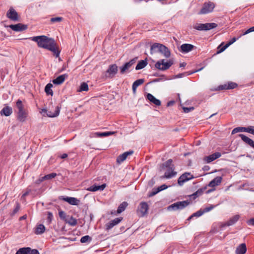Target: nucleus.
Returning <instances> with one entry per match:
<instances>
[{"label": "nucleus", "mask_w": 254, "mask_h": 254, "mask_svg": "<svg viewBox=\"0 0 254 254\" xmlns=\"http://www.w3.org/2000/svg\"><path fill=\"white\" fill-rule=\"evenodd\" d=\"M160 50L159 52L161 53L163 56L166 58H168L171 56V52L169 49L165 45H163L162 46H160Z\"/></svg>", "instance_id": "28"}, {"label": "nucleus", "mask_w": 254, "mask_h": 254, "mask_svg": "<svg viewBox=\"0 0 254 254\" xmlns=\"http://www.w3.org/2000/svg\"><path fill=\"white\" fill-rule=\"evenodd\" d=\"M30 191V190H29L26 191L25 192H24V193L22 194V195L21 196V199H24L25 197L26 196H27V195L29 193Z\"/></svg>", "instance_id": "59"}, {"label": "nucleus", "mask_w": 254, "mask_h": 254, "mask_svg": "<svg viewBox=\"0 0 254 254\" xmlns=\"http://www.w3.org/2000/svg\"><path fill=\"white\" fill-rule=\"evenodd\" d=\"M222 180V178L221 177L217 176L209 182L208 186L210 187L217 186L221 184Z\"/></svg>", "instance_id": "26"}, {"label": "nucleus", "mask_w": 254, "mask_h": 254, "mask_svg": "<svg viewBox=\"0 0 254 254\" xmlns=\"http://www.w3.org/2000/svg\"><path fill=\"white\" fill-rule=\"evenodd\" d=\"M210 169V167L208 166H204L203 168L204 171H208Z\"/></svg>", "instance_id": "64"}, {"label": "nucleus", "mask_w": 254, "mask_h": 254, "mask_svg": "<svg viewBox=\"0 0 254 254\" xmlns=\"http://www.w3.org/2000/svg\"><path fill=\"white\" fill-rule=\"evenodd\" d=\"M247 224L249 225L254 226V218H251V219H249V220H248L247 221Z\"/></svg>", "instance_id": "58"}, {"label": "nucleus", "mask_w": 254, "mask_h": 254, "mask_svg": "<svg viewBox=\"0 0 254 254\" xmlns=\"http://www.w3.org/2000/svg\"><path fill=\"white\" fill-rule=\"evenodd\" d=\"M32 250L30 247L21 248L16 252L15 254H30V253H31Z\"/></svg>", "instance_id": "32"}, {"label": "nucleus", "mask_w": 254, "mask_h": 254, "mask_svg": "<svg viewBox=\"0 0 254 254\" xmlns=\"http://www.w3.org/2000/svg\"><path fill=\"white\" fill-rule=\"evenodd\" d=\"M30 254H40V253L37 249H33L31 253H30Z\"/></svg>", "instance_id": "61"}, {"label": "nucleus", "mask_w": 254, "mask_h": 254, "mask_svg": "<svg viewBox=\"0 0 254 254\" xmlns=\"http://www.w3.org/2000/svg\"><path fill=\"white\" fill-rule=\"evenodd\" d=\"M12 30L17 32L22 31L26 30L27 28V25H25L22 23H18L16 24H11L8 26Z\"/></svg>", "instance_id": "15"}, {"label": "nucleus", "mask_w": 254, "mask_h": 254, "mask_svg": "<svg viewBox=\"0 0 254 254\" xmlns=\"http://www.w3.org/2000/svg\"><path fill=\"white\" fill-rule=\"evenodd\" d=\"M217 24L215 23H207L204 24H197L193 28L198 31H206L216 28Z\"/></svg>", "instance_id": "6"}, {"label": "nucleus", "mask_w": 254, "mask_h": 254, "mask_svg": "<svg viewBox=\"0 0 254 254\" xmlns=\"http://www.w3.org/2000/svg\"><path fill=\"white\" fill-rule=\"evenodd\" d=\"M144 80L143 79H139L135 80L132 84V89L133 93L136 92V88L138 86L143 83Z\"/></svg>", "instance_id": "33"}, {"label": "nucleus", "mask_w": 254, "mask_h": 254, "mask_svg": "<svg viewBox=\"0 0 254 254\" xmlns=\"http://www.w3.org/2000/svg\"><path fill=\"white\" fill-rule=\"evenodd\" d=\"M133 153L132 150H129L120 155L117 158V162L119 164L121 163L126 159L128 155H132Z\"/></svg>", "instance_id": "20"}, {"label": "nucleus", "mask_w": 254, "mask_h": 254, "mask_svg": "<svg viewBox=\"0 0 254 254\" xmlns=\"http://www.w3.org/2000/svg\"><path fill=\"white\" fill-rule=\"evenodd\" d=\"M193 178L194 177L190 173H185L178 178V184L179 186H182L185 182Z\"/></svg>", "instance_id": "9"}, {"label": "nucleus", "mask_w": 254, "mask_h": 254, "mask_svg": "<svg viewBox=\"0 0 254 254\" xmlns=\"http://www.w3.org/2000/svg\"><path fill=\"white\" fill-rule=\"evenodd\" d=\"M60 112V108L59 106H57L55 108L54 112H53L51 111H48L46 109H42L41 113H46L47 117L54 118L57 117L59 115Z\"/></svg>", "instance_id": "12"}, {"label": "nucleus", "mask_w": 254, "mask_h": 254, "mask_svg": "<svg viewBox=\"0 0 254 254\" xmlns=\"http://www.w3.org/2000/svg\"><path fill=\"white\" fill-rule=\"evenodd\" d=\"M223 43H221L218 47V51L217 52V54L222 53L223 52L225 49H226L228 46L227 44H226L224 46H223Z\"/></svg>", "instance_id": "44"}, {"label": "nucleus", "mask_w": 254, "mask_h": 254, "mask_svg": "<svg viewBox=\"0 0 254 254\" xmlns=\"http://www.w3.org/2000/svg\"><path fill=\"white\" fill-rule=\"evenodd\" d=\"M190 201L188 200L178 201L169 206L168 207V209L169 210H182L190 204Z\"/></svg>", "instance_id": "5"}, {"label": "nucleus", "mask_w": 254, "mask_h": 254, "mask_svg": "<svg viewBox=\"0 0 254 254\" xmlns=\"http://www.w3.org/2000/svg\"><path fill=\"white\" fill-rule=\"evenodd\" d=\"M239 136L241 138L244 142L254 148V141L252 139L243 134H239Z\"/></svg>", "instance_id": "23"}, {"label": "nucleus", "mask_w": 254, "mask_h": 254, "mask_svg": "<svg viewBox=\"0 0 254 254\" xmlns=\"http://www.w3.org/2000/svg\"><path fill=\"white\" fill-rule=\"evenodd\" d=\"M12 113V109L9 106L4 107L0 112L1 116H9Z\"/></svg>", "instance_id": "30"}, {"label": "nucleus", "mask_w": 254, "mask_h": 254, "mask_svg": "<svg viewBox=\"0 0 254 254\" xmlns=\"http://www.w3.org/2000/svg\"><path fill=\"white\" fill-rule=\"evenodd\" d=\"M167 188H168V186H166V185L164 184V185H162L160 186V187H158L157 189L158 190H159V192H160L163 190L166 189Z\"/></svg>", "instance_id": "54"}, {"label": "nucleus", "mask_w": 254, "mask_h": 254, "mask_svg": "<svg viewBox=\"0 0 254 254\" xmlns=\"http://www.w3.org/2000/svg\"><path fill=\"white\" fill-rule=\"evenodd\" d=\"M240 217V216L239 215H236L234 216L233 217L230 218L228 221L223 223L221 226V227L230 226L235 224L239 220Z\"/></svg>", "instance_id": "17"}, {"label": "nucleus", "mask_w": 254, "mask_h": 254, "mask_svg": "<svg viewBox=\"0 0 254 254\" xmlns=\"http://www.w3.org/2000/svg\"><path fill=\"white\" fill-rule=\"evenodd\" d=\"M219 89L220 90H226L228 89L227 84H225L219 86Z\"/></svg>", "instance_id": "56"}, {"label": "nucleus", "mask_w": 254, "mask_h": 254, "mask_svg": "<svg viewBox=\"0 0 254 254\" xmlns=\"http://www.w3.org/2000/svg\"><path fill=\"white\" fill-rule=\"evenodd\" d=\"M247 132L254 135V126H249L248 127H237L234 128L232 131V134H235L239 132Z\"/></svg>", "instance_id": "10"}, {"label": "nucleus", "mask_w": 254, "mask_h": 254, "mask_svg": "<svg viewBox=\"0 0 254 254\" xmlns=\"http://www.w3.org/2000/svg\"><path fill=\"white\" fill-rule=\"evenodd\" d=\"M221 156V154L220 152H215L212 154H211L209 156H206L204 158L203 160L206 163H209L215 159L220 157Z\"/></svg>", "instance_id": "18"}, {"label": "nucleus", "mask_w": 254, "mask_h": 254, "mask_svg": "<svg viewBox=\"0 0 254 254\" xmlns=\"http://www.w3.org/2000/svg\"><path fill=\"white\" fill-rule=\"evenodd\" d=\"M45 231V227L43 224H39L37 225L35 230V234L36 235H41L43 234Z\"/></svg>", "instance_id": "34"}, {"label": "nucleus", "mask_w": 254, "mask_h": 254, "mask_svg": "<svg viewBox=\"0 0 254 254\" xmlns=\"http://www.w3.org/2000/svg\"><path fill=\"white\" fill-rule=\"evenodd\" d=\"M163 44H159V43H154L151 46L150 48V53L153 54V53L156 52L157 50L158 52H159L160 50V46H162Z\"/></svg>", "instance_id": "36"}, {"label": "nucleus", "mask_w": 254, "mask_h": 254, "mask_svg": "<svg viewBox=\"0 0 254 254\" xmlns=\"http://www.w3.org/2000/svg\"><path fill=\"white\" fill-rule=\"evenodd\" d=\"M47 215H48L47 220H48L49 223H50L53 219V214L52 212L49 211L47 212Z\"/></svg>", "instance_id": "51"}, {"label": "nucleus", "mask_w": 254, "mask_h": 254, "mask_svg": "<svg viewBox=\"0 0 254 254\" xmlns=\"http://www.w3.org/2000/svg\"><path fill=\"white\" fill-rule=\"evenodd\" d=\"M118 66L116 64H111L109 66L108 69L106 70L105 76L106 78H112L115 77L118 72Z\"/></svg>", "instance_id": "8"}, {"label": "nucleus", "mask_w": 254, "mask_h": 254, "mask_svg": "<svg viewBox=\"0 0 254 254\" xmlns=\"http://www.w3.org/2000/svg\"><path fill=\"white\" fill-rule=\"evenodd\" d=\"M137 58H134L130 60L128 62L125 63L123 66L120 67V73H125L136 63Z\"/></svg>", "instance_id": "11"}, {"label": "nucleus", "mask_w": 254, "mask_h": 254, "mask_svg": "<svg viewBox=\"0 0 254 254\" xmlns=\"http://www.w3.org/2000/svg\"><path fill=\"white\" fill-rule=\"evenodd\" d=\"M29 39L37 42L39 47L48 50L53 52L56 58L59 57L60 51L58 50L57 43L53 38L42 35L31 37Z\"/></svg>", "instance_id": "1"}, {"label": "nucleus", "mask_w": 254, "mask_h": 254, "mask_svg": "<svg viewBox=\"0 0 254 254\" xmlns=\"http://www.w3.org/2000/svg\"><path fill=\"white\" fill-rule=\"evenodd\" d=\"M52 87L53 84L51 83H48L45 86V91L47 95L51 96L53 95V91L51 89Z\"/></svg>", "instance_id": "40"}, {"label": "nucleus", "mask_w": 254, "mask_h": 254, "mask_svg": "<svg viewBox=\"0 0 254 254\" xmlns=\"http://www.w3.org/2000/svg\"><path fill=\"white\" fill-rule=\"evenodd\" d=\"M174 101H170L167 103V106H172L174 104Z\"/></svg>", "instance_id": "63"}, {"label": "nucleus", "mask_w": 254, "mask_h": 254, "mask_svg": "<svg viewBox=\"0 0 254 254\" xmlns=\"http://www.w3.org/2000/svg\"><path fill=\"white\" fill-rule=\"evenodd\" d=\"M148 210V205L145 202H141L138 207V213L141 217H143L147 214Z\"/></svg>", "instance_id": "13"}, {"label": "nucleus", "mask_w": 254, "mask_h": 254, "mask_svg": "<svg viewBox=\"0 0 254 254\" xmlns=\"http://www.w3.org/2000/svg\"><path fill=\"white\" fill-rule=\"evenodd\" d=\"M128 205V203L126 201H124L120 204L117 211H114L111 212L112 214L117 215L120 214L125 211L126 208Z\"/></svg>", "instance_id": "22"}, {"label": "nucleus", "mask_w": 254, "mask_h": 254, "mask_svg": "<svg viewBox=\"0 0 254 254\" xmlns=\"http://www.w3.org/2000/svg\"><path fill=\"white\" fill-rule=\"evenodd\" d=\"M106 185L103 184L101 185H93L87 189V190L90 191H96L97 190H103Z\"/></svg>", "instance_id": "24"}, {"label": "nucleus", "mask_w": 254, "mask_h": 254, "mask_svg": "<svg viewBox=\"0 0 254 254\" xmlns=\"http://www.w3.org/2000/svg\"><path fill=\"white\" fill-rule=\"evenodd\" d=\"M20 207V204L18 202H17L16 203L15 208H14L11 214V215L13 216V215H15L19 210Z\"/></svg>", "instance_id": "47"}, {"label": "nucleus", "mask_w": 254, "mask_h": 254, "mask_svg": "<svg viewBox=\"0 0 254 254\" xmlns=\"http://www.w3.org/2000/svg\"><path fill=\"white\" fill-rule=\"evenodd\" d=\"M123 220V217H120L118 218H116L114 219V220H111L110 222H109L108 223H107L106 225V229L107 230H109L111 229H112L113 227L116 226V225L118 224L119 223H120L122 220Z\"/></svg>", "instance_id": "19"}, {"label": "nucleus", "mask_w": 254, "mask_h": 254, "mask_svg": "<svg viewBox=\"0 0 254 254\" xmlns=\"http://www.w3.org/2000/svg\"><path fill=\"white\" fill-rule=\"evenodd\" d=\"M159 192V190H158L157 188H154L152 191H151L150 192H149V194H148V196L149 197H151V196H154V195L156 194L158 192Z\"/></svg>", "instance_id": "49"}, {"label": "nucleus", "mask_w": 254, "mask_h": 254, "mask_svg": "<svg viewBox=\"0 0 254 254\" xmlns=\"http://www.w3.org/2000/svg\"><path fill=\"white\" fill-rule=\"evenodd\" d=\"M214 206L213 205H210L209 207H206L203 209V211L204 213L207 212L211 210L214 208Z\"/></svg>", "instance_id": "52"}, {"label": "nucleus", "mask_w": 254, "mask_h": 254, "mask_svg": "<svg viewBox=\"0 0 254 254\" xmlns=\"http://www.w3.org/2000/svg\"><path fill=\"white\" fill-rule=\"evenodd\" d=\"M206 189V187H204V188L199 189L196 191H195L194 193H193L191 195H190V196H193V199H195L196 197H198L199 196H200L201 195H202L203 194L204 191Z\"/></svg>", "instance_id": "37"}, {"label": "nucleus", "mask_w": 254, "mask_h": 254, "mask_svg": "<svg viewBox=\"0 0 254 254\" xmlns=\"http://www.w3.org/2000/svg\"><path fill=\"white\" fill-rule=\"evenodd\" d=\"M68 75L66 74L61 75L57 77L56 79L53 80V83L54 84L60 85L64 82L65 79L67 77Z\"/></svg>", "instance_id": "29"}, {"label": "nucleus", "mask_w": 254, "mask_h": 254, "mask_svg": "<svg viewBox=\"0 0 254 254\" xmlns=\"http://www.w3.org/2000/svg\"><path fill=\"white\" fill-rule=\"evenodd\" d=\"M247 251L246 245L245 243L240 245L236 250V254H245Z\"/></svg>", "instance_id": "31"}, {"label": "nucleus", "mask_w": 254, "mask_h": 254, "mask_svg": "<svg viewBox=\"0 0 254 254\" xmlns=\"http://www.w3.org/2000/svg\"><path fill=\"white\" fill-rule=\"evenodd\" d=\"M88 85L86 82L81 83L79 88L77 89L78 92L87 91L88 90Z\"/></svg>", "instance_id": "41"}, {"label": "nucleus", "mask_w": 254, "mask_h": 254, "mask_svg": "<svg viewBox=\"0 0 254 254\" xmlns=\"http://www.w3.org/2000/svg\"><path fill=\"white\" fill-rule=\"evenodd\" d=\"M173 64L174 61L172 59H170L167 61L164 59H162L156 63L155 67L160 70L164 71L169 69Z\"/></svg>", "instance_id": "4"}, {"label": "nucleus", "mask_w": 254, "mask_h": 254, "mask_svg": "<svg viewBox=\"0 0 254 254\" xmlns=\"http://www.w3.org/2000/svg\"><path fill=\"white\" fill-rule=\"evenodd\" d=\"M183 109L184 112L185 113H189L190 111H192L194 109V108L192 107H190V108H188V107H183Z\"/></svg>", "instance_id": "53"}, {"label": "nucleus", "mask_w": 254, "mask_h": 254, "mask_svg": "<svg viewBox=\"0 0 254 254\" xmlns=\"http://www.w3.org/2000/svg\"><path fill=\"white\" fill-rule=\"evenodd\" d=\"M59 216L61 219H63L65 221V219H67V216L65 213L63 211L59 212Z\"/></svg>", "instance_id": "50"}, {"label": "nucleus", "mask_w": 254, "mask_h": 254, "mask_svg": "<svg viewBox=\"0 0 254 254\" xmlns=\"http://www.w3.org/2000/svg\"><path fill=\"white\" fill-rule=\"evenodd\" d=\"M115 133L114 131H106V132H96L92 133L90 134L91 137H101L104 136H107L112 135Z\"/></svg>", "instance_id": "21"}, {"label": "nucleus", "mask_w": 254, "mask_h": 254, "mask_svg": "<svg viewBox=\"0 0 254 254\" xmlns=\"http://www.w3.org/2000/svg\"><path fill=\"white\" fill-rule=\"evenodd\" d=\"M67 157V154L66 153H64L62 155H61L60 157L62 159H65Z\"/></svg>", "instance_id": "62"}, {"label": "nucleus", "mask_w": 254, "mask_h": 254, "mask_svg": "<svg viewBox=\"0 0 254 254\" xmlns=\"http://www.w3.org/2000/svg\"><path fill=\"white\" fill-rule=\"evenodd\" d=\"M66 223H68L71 226H75L77 224V220L72 216H67V219H65Z\"/></svg>", "instance_id": "38"}, {"label": "nucleus", "mask_w": 254, "mask_h": 254, "mask_svg": "<svg viewBox=\"0 0 254 254\" xmlns=\"http://www.w3.org/2000/svg\"><path fill=\"white\" fill-rule=\"evenodd\" d=\"M63 20V18L62 17H52L50 19V21L51 23H54L56 22H60L62 21Z\"/></svg>", "instance_id": "46"}, {"label": "nucleus", "mask_w": 254, "mask_h": 254, "mask_svg": "<svg viewBox=\"0 0 254 254\" xmlns=\"http://www.w3.org/2000/svg\"><path fill=\"white\" fill-rule=\"evenodd\" d=\"M254 26L252 27L247 30L243 34L244 35L249 34L250 32H254Z\"/></svg>", "instance_id": "55"}, {"label": "nucleus", "mask_w": 254, "mask_h": 254, "mask_svg": "<svg viewBox=\"0 0 254 254\" xmlns=\"http://www.w3.org/2000/svg\"><path fill=\"white\" fill-rule=\"evenodd\" d=\"M203 68V67H201L200 69H198L197 70H194V71H192V72H187L179 73V74H178L176 75L175 76L174 78H182V77H183L184 76L189 75H190V74H191L192 73H194L195 72L199 71L201 70Z\"/></svg>", "instance_id": "35"}, {"label": "nucleus", "mask_w": 254, "mask_h": 254, "mask_svg": "<svg viewBox=\"0 0 254 254\" xmlns=\"http://www.w3.org/2000/svg\"><path fill=\"white\" fill-rule=\"evenodd\" d=\"M194 48V46L190 44H183L181 46V51L184 53H187L191 51Z\"/></svg>", "instance_id": "25"}, {"label": "nucleus", "mask_w": 254, "mask_h": 254, "mask_svg": "<svg viewBox=\"0 0 254 254\" xmlns=\"http://www.w3.org/2000/svg\"><path fill=\"white\" fill-rule=\"evenodd\" d=\"M6 16L9 19L16 21L18 20L17 12L12 7H10L6 13Z\"/></svg>", "instance_id": "14"}, {"label": "nucleus", "mask_w": 254, "mask_h": 254, "mask_svg": "<svg viewBox=\"0 0 254 254\" xmlns=\"http://www.w3.org/2000/svg\"><path fill=\"white\" fill-rule=\"evenodd\" d=\"M204 213V212L203 211V210H199L198 211H197V212L193 213L191 215H190L188 218V220H191L193 217H200Z\"/></svg>", "instance_id": "42"}, {"label": "nucleus", "mask_w": 254, "mask_h": 254, "mask_svg": "<svg viewBox=\"0 0 254 254\" xmlns=\"http://www.w3.org/2000/svg\"><path fill=\"white\" fill-rule=\"evenodd\" d=\"M236 41V38L235 37H234L232 39H231L228 43H227L226 44L228 45V46L229 47V46H230L231 45H232L233 43H234L235 41Z\"/></svg>", "instance_id": "57"}, {"label": "nucleus", "mask_w": 254, "mask_h": 254, "mask_svg": "<svg viewBox=\"0 0 254 254\" xmlns=\"http://www.w3.org/2000/svg\"><path fill=\"white\" fill-rule=\"evenodd\" d=\"M61 199L68 202L69 204L73 205H77L79 204L80 200L75 197H64L61 196Z\"/></svg>", "instance_id": "16"}, {"label": "nucleus", "mask_w": 254, "mask_h": 254, "mask_svg": "<svg viewBox=\"0 0 254 254\" xmlns=\"http://www.w3.org/2000/svg\"><path fill=\"white\" fill-rule=\"evenodd\" d=\"M146 98L151 103L154 104L156 106H160L161 105V101L156 99L154 96H153L150 93H148L146 95Z\"/></svg>", "instance_id": "27"}, {"label": "nucleus", "mask_w": 254, "mask_h": 254, "mask_svg": "<svg viewBox=\"0 0 254 254\" xmlns=\"http://www.w3.org/2000/svg\"><path fill=\"white\" fill-rule=\"evenodd\" d=\"M92 238L89 236L86 235L81 237L80 242L82 243H85L87 242H90Z\"/></svg>", "instance_id": "43"}, {"label": "nucleus", "mask_w": 254, "mask_h": 254, "mask_svg": "<svg viewBox=\"0 0 254 254\" xmlns=\"http://www.w3.org/2000/svg\"><path fill=\"white\" fill-rule=\"evenodd\" d=\"M162 168L166 169L164 178L170 179L176 175L177 172L175 171V166L173 164V160L171 159L168 160L162 164Z\"/></svg>", "instance_id": "2"}, {"label": "nucleus", "mask_w": 254, "mask_h": 254, "mask_svg": "<svg viewBox=\"0 0 254 254\" xmlns=\"http://www.w3.org/2000/svg\"><path fill=\"white\" fill-rule=\"evenodd\" d=\"M44 180H45L43 179V177H42L39 178V179H38L36 181V183L37 184H40L41 182H42Z\"/></svg>", "instance_id": "60"}, {"label": "nucleus", "mask_w": 254, "mask_h": 254, "mask_svg": "<svg viewBox=\"0 0 254 254\" xmlns=\"http://www.w3.org/2000/svg\"><path fill=\"white\" fill-rule=\"evenodd\" d=\"M57 176V174L56 173H52L51 174L46 175L43 177V179L45 180H51L52 179L54 178L55 177Z\"/></svg>", "instance_id": "45"}, {"label": "nucleus", "mask_w": 254, "mask_h": 254, "mask_svg": "<svg viewBox=\"0 0 254 254\" xmlns=\"http://www.w3.org/2000/svg\"><path fill=\"white\" fill-rule=\"evenodd\" d=\"M147 62L146 61L141 60L137 64V65L135 67V69L139 70V69H142L147 65Z\"/></svg>", "instance_id": "39"}, {"label": "nucleus", "mask_w": 254, "mask_h": 254, "mask_svg": "<svg viewBox=\"0 0 254 254\" xmlns=\"http://www.w3.org/2000/svg\"><path fill=\"white\" fill-rule=\"evenodd\" d=\"M228 89H234L237 86V84L233 82H230L227 83Z\"/></svg>", "instance_id": "48"}, {"label": "nucleus", "mask_w": 254, "mask_h": 254, "mask_svg": "<svg viewBox=\"0 0 254 254\" xmlns=\"http://www.w3.org/2000/svg\"><path fill=\"white\" fill-rule=\"evenodd\" d=\"M215 7V4L211 1L204 2L202 8L199 11V14H205L212 12Z\"/></svg>", "instance_id": "7"}, {"label": "nucleus", "mask_w": 254, "mask_h": 254, "mask_svg": "<svg viewBox=\"0 0 254 254\" xmlns=\"http://www.w3.org/2000/svg\"><path fill=\"white\" fill-rule=\"evenodd\" d=\"M17 111V119L20 122H24L26 121L28 116V112L24 109L22 101L18 100L16 103Z\"/></svg>", "instance_id": "3"}]
</instances>
